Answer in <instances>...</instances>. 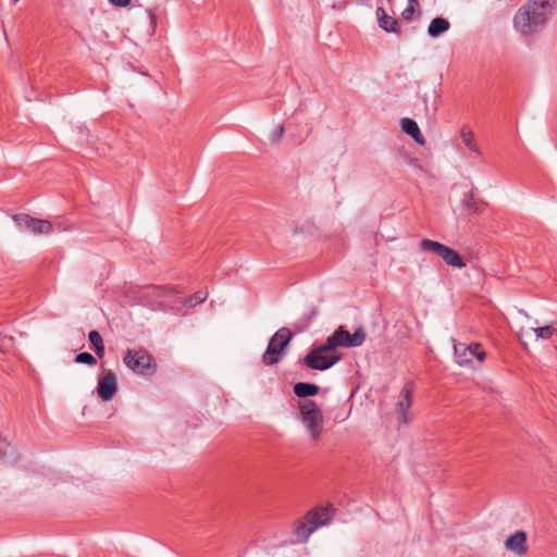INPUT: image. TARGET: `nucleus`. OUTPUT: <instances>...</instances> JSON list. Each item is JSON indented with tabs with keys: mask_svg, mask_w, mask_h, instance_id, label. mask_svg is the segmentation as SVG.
I'll return each instance as SVG.
<instances>
[{
	"mask_svg": "<svg viewBox=\"0 0 557 557\" xmlns=\"http://www.w3.org/2000/svg\"><path fill=\"white\" fill-rule=\"evenodd\" d=\"M366 341V332L360 326L350 334L344 326H339L326 341L312 348L304 358V363L313 370L325 371L341 360L339 355L329 354L338 348L359 347Z\"/></svg>",
	"mask_w": 557,
	"mask_h": 557,
	"instance_id": "f257e3e1",
	"label": "nucleus"
},
{
	"mask_svg": "<svg viewBox=\"0 0 557 557\" xmlns=\"http://www.w3.org/2000/svg\"><path fill=\"white\" fill-rule=\"evenodd\" d=\"M556 0H528L515 15L516 28L525 35L541 30L554 13Z\"/></svg>",
	"mask_w": 557,
	"mask_h": 557,
	"instance_id": "f03ea898",
	"label": "nucleus"
},
{
	"mask_svg": "<svg viewBox=\"0 0 557 557\" xmlns=\"http://www.w3.org/2000/svg\"><path fill=\"white\" fill-rule=\"evenodd\" d=\"M335 509L332 506L311 510L305 517V521L300 520L296 523L294 533L297 541L305 543L309 536L320 527L329 523L334 515Z\"/></svg>",
	"mask_w": 557,
	"mask_h": 557,
	"instance_id": "7ed1b4c3",
	"label": "nucleus"
},
{
	"mask_svg": "<svg viewBox=\"0 0 557 557\" xmlns=\"http://www.w3.org/2000/svg\"><path fill=\"white\" fill-rule=\"evenodd\" d=\"M298 408L301 422L313 441H318L323 432V416L318 405L311 399H300Z\"/></svg>",
	"mask_w": 557,
	"mask_h": 557,
	"instance_id": "20e7f679",
	"label": "nucleus"
},
{
	"mask_svg": "<svg viewBox=\"0 0 557 557\" xmlns=\"http://www.w3.org/2000/svg\"><path fill=\"white\" fill-rule=\"evenodd\" d=\"M293 338V333L287 327H281L271 338L268 347L262 355V361L267 366L278 363L283 356L285 348L288 346Z\"/></svg>",
	"mask_w": 557,
	"mask_h": 557,
	"instance_id": "39448f33",
	"label": "nucleus"
},
{
	"mask_svg": "<svg viewBox=\"0 0 557 557\" xmlns=\"http://www.w3.org/2000/svg\"><path fill=\"white\" fill-rule=\"evenodd\" d=\"M420 248L424 252L440 257L447 265L461 269L466 265L461 256L453 248L431 239H422Z\"/></svg>",
	"mask_w": 557,
	"mask_h": 557,
	"instance_id": "423d86ee",
	"label": "nucleus"
},
{
	"mask_svg": "<svg viewBox=\"0 0 557 557\" xmlns=\"http://www.w3.org/2000/svg\"><path fill=\"white\" fill-rule=\"evenodd\" d=\"M125 366L139 375H150L154 372L152 357L145 349H128L123 357Z\"/></svg>",
	"mask_w": 557,
	"mask_h": 557,
	"instance_id": "0eeeda50",
	"label": "nucleus"
},
{
	"mask_svg": "<svg viewBox=\"0 0 557 557\" xmlns=\"http://www.w3.org/2000/svg\"><path fill=\"white\" fill-rule=\"evenodd\" d=\"M453 343L456 362L461 367L471 364L473 357L480 361H483L486 357L485 351L481 349L479 343L466 345L463 343H457L455 339H453Z\"/></svg>",
	"mask_w": 557,
	"mask_h": 557,
	"instance_id": "6e6552de",
	"label": "nucleus"
},
{
	"mask_svg": "<svg viewBox=\"0 0 557 557\" xmlns=\"http://www.w3.org/2000/svg\"><path fill=\"white\" fill-rule=\"evenodd\" d=\"M13 220L17 226L24 227L35 235L49 234L53 231V226L50 221L33 218L28 214H15Z\"/></svg>",
	"mask_w": 557,
	"mask_h": 557,
	"instance_id": "1a4fd4ad",
	"label": "nucleus"
},
{
	"mask_svg": "<svg viewBox=\"0 0 557 557\" xmlns=\"http://www.w3.org/2000/svg\"><path fill=\"white\" fill-rule=\"evenodd\" d=\"M117 392L116 376L113 372L101 375L98 380L97 394L103 401H109Z\"/></svg>",
	"mask_w": 557,
	"mask_h": 557,
	"instance_id": "9d476101",
	"label": "nucleus"
},
{
	"mask_svg": "<svg viewBox=\"0 0 557 557\" xmlns=\"http://www.w3.org/2000/svg\"><path fill=\"white\" fill-rule=\"evenodd\" d=\"M505 547L507 550L518 556L524 555L528 552L525 532L516 531L513 534L509 535L505 541Z\"/></svg>",
	"mask_w": 557,
	"mask_h": 557,
	"instance_id": "9b49d317",
	"label": "nucleus"
},
{
	"mask_svg": "<svg viewBox=\"0 0 557 557\" xmlns=\"http://www.w3.org/2000/svg\"><path fill=\"white\" fill-rule=\"evenodd\" d=\"M375 13L379 26L382 29L388 33H399L397 20L394 18L393 16H389L382 7H379Z\"/></svg>",
	"mask_w": 557,
	"mask_h": 557,
	"instance_id": "f8f14e48",
	"label": "nucleus"
},
{
	"mask_svg": "<svg viewBox=\"0 0 557 557\" xmlns=\"http://www.w3.org/2000/svg\"><path fill=\"white\" fill-rule=\"evenodd\" d=\"M400 128L405 134L411 136L419 145L424 144V137L422 136L419 125L414 120L409 117L401 119Z\"/></svg>",
	"mask_w": 557,
	"mask_h": 557,
	"instance_id": "ddd939ff",
	"label": "nucleus"
},
{
	"mask_svg": "<svg viewBox=\"0 0 557 557\" xmlns=\"http://www.w3.org/2000/svg\"><path fill=\"white\" fill-rule=\"evenodd\" d=\"M450 27V23L444 17H435L428 27V35L437 38L446 33Z\"/></svg>",
	"mask_w": 557,
	"mask_h": 557,
	"instance_id": "4468645a",
	"label": "nucleus"
},
{
	"mask_svg": "<svg viewBox=\"0 0 557 557\" xmlns=\"http://www.w3.org/2000/svg\"><path fill=\"white\" fill-rule=\"evenodd\" d=\"M293 389L297 397L307 399V397L318 394L319 386L313 383L299 382L294 385Z\"/></svg>",
	"mask_w": 557,
	"mask_h": 557,
	"instance_id": "2eb2a0df",
	"label": "nucleus"
},
{
	"mask_svg": "<svg viewBox=\"0 0 557 557\" xmlns=\"http://www.w3.org/2000/svg\"><path fill=\"white\" fill-rule=\"evenodd\" d=\"M411 407L410 389L405 388L401 392V398L397 403V412L404 424L408 423L406 411Z\"/></svg>",
	"mask_w": 557,
	"mask_h": 557,
	"instance_id": "dca6fc26",
	"label": "nucleus"
},
{
	"mask_svg": "<svg viewBox=\"0 0 557 557\" xmlns=\"http://www.w3.org/2000/svg\"><path fill=\"white\" fill-rule=\"evenodd\" d=\"M88 339L94 347L96 355L99 358H102L104 356V345L100 333L96 330L90 331L88 333Z\"/></svg>",
	"mask_w": 557,
	"mask_h": 557,
	"instance_id": "f3484780",
	"label": "nucleus"
},
{
	"mask_svg": "<svg viewBox=\"0 0 557 557\" xmlns=\"http://www.w3.org/2000/svg\"><path fill=\"white\" fill-rule=\"evenodd\" d=\"M0 459L5 462H13L16 459L13 447L2 438H0Z\"/></svg>",
	"mask_w": 557,
	"mask_h": 557,
	"instance_id": "a211bd4d",
	"label": "nucleus"
},
{
	"mask_svg": "<svg viewBox=\"0 0 557 557\" xmlns=\"http://www.w3.org/2000/svg\"><path fill=\"white\" fill-rule=\"evenodd\" d=\"M531 331L534 333L536 339H549L553 334L557 332V329L555 327V323H553L550 325L531 327Z\"/></svg>",
	"mask_w": 557,
	"mask_h": 557,
	"instance_id": "6ab92c4d",
	"label": "nucleus"
},
{
	"mask_svg": "<svg viewBox=\"0 0 557 557\" xmlns=\"http://www.w3.org/2000/svg\"><path fill=\"white\" fill-rule=\"evenodd\" d=\"M171 292H172L171 289H169L164 286H153L148 289L147 296H153V297L160 298L161 300H160L159 305L161 307H164L168 305V304H165V298L169 296V294Z\"/></svg>",
	"mask_w": 557,
	"mask_h": 557,
	"instance_id": "aec40b11",
	"label": "nucleus"
},
{
	"mask_svg": "<svg viewBox=\"0 0 557 557\" xmlns=\"http://www.w3.org/2000/svg\"><path fill=\"white\" fill-rule=\"evenodd\" d=\"M463 203H465V207L474 212V213H479L481 212V207L484 205L483 201L481 200H476L473 196V193L470 191L466 195L465 197V200H463Z\"/></svg>",
	"mask_w": 557,
	"mask_h": 557,
	"instance_id": "412c9836",
	"label": "nucleus"
},
{
	"mask_svg": "<svg viewBox=\"0 0 557 557\" xmlns=\"http://www.w3.org/2000/svg\"><path fill=\"white\" fill-rule=\"evenodd\" d=\"M461 138H462V141H463L465 146L468 149L472 150L475 153H480V148L475 144V141L473 139V133L471 131L462 129L461 131Z\"/></svg>",
	"mask_w": 557,
	"mask_h": 557,
	"instance_id": "4be33fe9",
	"label": "nucleus"
},
{
	"mask_svg": "<svg viewBox=\"0 0 557 557\" xmlns=\"http://www.w3.org/2000/svg\"><path fill=\"white\" fill-rule=\"evenodd\" d=\"M418 7H419L418 0H408V5L401 13L403 18L406 21H410L411 17L417 13Z\"/></svg>",
	"mask_w": 557,
	"mask_h": 557,
	"instance_id": "5701e85b",
	"label": "nucleus"
},
{
	"mask_svg": "<svg viewBox=\"0 0 557 557\" xmlns=\"http://www.w3.org/2000/svg\"><path fill=\"white\" fill-rule=\"evenodd\" d=\"M208 294L202 292L195 293L191 297L185 298L183 304L193 307L196 304H202L207 299Z\"/></svg>",
	"mask_w": 557,
	"mask_h": 557,
	"instance_id": "b1692460",
	"label": "nucleus"
},
{
	"mask_svg": "<svg viewBox=\"0 0 557 557\" xmlns=\"http://www.w3.org/2000/svg\"><path fill=\"white\" fill-rule=\"evenodd\" d=\"M76 363H84L88 366H95L97 363L96 358L90 352H81L75 357Z\"/></svg>",
	"mask_w": 557,
	"mask_h": 557,
	"instance_id": "393cba45",
	"label": "nucleus"
},
{
	"mask_svg": "<svg viewBox=\"0 0 557 557\" xmlns=\"http://www.w3.org/2000/svg\"><path fill=\"white\" fill-rule=\"evenodd\" d=\"M284 134V127L283 126H278L271 135V143L272 144H276L281 140L282 136Z\"/></svg>",
	"mask_w": 557,
	"mask_h": 557,
	"instance_id": "a878e982",
	"label": "nucleus"
},
{
	"mask_svg": "<svg viewBox=\"0 0 557 557\" xmlns=\"http://www.w3.org/2000/svg\"><path fill=\"white\" fill-rule=\"evenodd\" d=\"M146 12H147V16L150 21L151 30L153 33L156 29V24H157V15L151 9H147Z\"/></svg>",
	"mask_w": 557,
	"mask_h": 557,
	"instance_id": "bb28decb",
	"label": "nucleus"
},
{
	"mask_svg": "<svg viewBox=\"0 0 557 557\" xmlns=\"http://www.w3.org/2000/svg\"><path fill=\"white\" fill-rule=\"evenodd\" d=\"M112 5L114 7H120V8H125L127 5H129L131 3V0H108Z\"/></svg>",
	"mask_w": 557,
	"mask_h": 557,
	"instance_id": "cd10ccee",
	"label": "nucleus"
},
{
	"mask_svg": "<svg viewBox=\"0 0 557 557\" xmlns=\"http://www.w3.org/2000/svg\"><path fill=\"white\" fill-rule=\"evenodd\" d=\"M423 101H424V104H425V109L429 110L426 95L423 97Z\"/></svg>",
	"mask_w": 557,
	"mask_h": 557,
	"instance_id": "c85d7f7f",
	"label": "nucleus"
},
{
	"mask_svg": "<svg viewBox=\"0 0 557 557\" xmlns=\"http://www.w3.org/2000/svg\"><path fill=\"white\" fill-rule=\"evenodd\" d=\"M519 312H520L521 314H523V315L528 317V313H527L524 310H520Z\"/></svg>",
	"mask_w": 557,
	"mask_h": 557,
	"instance_id": "c756f323",
	"label": "nucleus"
},
{
	"mask_svg": "<svg viewBox=\"0 0 557 557\" xmlns=\"http://www.w3.org/2000/svg\"><path fill=\"white\" fill-rule=\"evenodd\" d=\"M386 1H387L388 3H391V2H392V0H386Z\"/></svg>",
	"mask_w": 557,
	"mask_h": 557,
	"instance_id": "7c9ffc66",
	"label": "nucleus"
}]
</instances>
